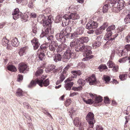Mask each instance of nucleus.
<instances>
[{
  "label": "nucleus",
  "mask_w": 130,
  "mask_h": 130,
  "mask_svg": "<svg viewBox=\"0 0 130 130\" xmlns=\"http://www.w3.org/2000/svg\"><path fill=\"white\" fill-rule=\"evenodd\" d=\"M92 47L88 45H85L80 43H79L75 47V50L76 52L81 51L85 52L86 57L84 58L83 60V61L88 60L93 57L92 55L88 56L92 54V52L91 50Z\"/></svg>",
  "instance_id": "nucleus-1"
},
{
  "label": "nucleus",
  "mask_w": 130,
  "mask_h": 130,
  "mask_svg": "<svg viewBox=\"0 0 130 130\" xmlns=\"http://www.w3.org/2000/svg\"><path fill=\"white\" fill-rule=\"evenodd\" d=\"M47 18L46 20H43V25L44 28L42 29L41 34V36H45L46 37L54 33L53 29H51L50 27L52 22L51 18L50 17H48Z\"/></svg>",
  "instance_id": "nucleus-2"
},
{
  "label": "nucleus",
  "mask_w": 130,
  "mask_h": 130,
  "mask_svg": "<svg viewBox=\"0 0 130 130\" xmlns=\"http://www.w3.org/2000/svg\"><path fill=\"white\" fill-rule=\"evenodd\" d=\"M28 13L24 14V15L23 16V14L21 12L19 11V9L17 8L15 9L12 12V15H13V18L14 19L16 20L20 17L21 18L25 20H27V19L28 18V16L27 15Z\"/></svg>",
  "instance_id": "nucleus-3"
},
{
  "label": "nucleus",
  "mask_w": 130,
  "mask_h": 130,
  "mask_svg": "<svg viewBox=\"0 0 130 130\" xmlns=\"http://www.w3.org/2000/svg\"><path fill=\"white\" fill-rule=\"evenodd\" d=\"M94 115L93 113L89 112L86 117V119L89 124V127H93L95 122L94 118Z\"/></svg>",
  "instance_id": "nucleus-4"
},
{
  "label": "nucleus",
  "mask_w": 130,
  "mask_h": 130,
  "mask_svg": "<svg viewBox=\"0 0 130 130\" xmlns=\"http://www.w3.org/2000/svg\"><path fill=\"white\" fill-rule=\"evenodd\" d=\"M65 30L63 29L61 30L59 33L57 34L56 35V39L59 41L61 42L62 43H64L66 42V39L65 37L63 36L67 35V33Z\"/></svg>",
  "instance_id": "nucleus-5"
},
{
  "label": "nucleus",
  "mask_w": 130,
  "mask_h": 130,
  "mask_svg": "<svg viewBox=\"0 0 130 130\" xmlns=\"http://www.w3.org/2000/svg\"><path fill=\"white\" fill-rule=\"evenodd\" d=\"M72 48H68L65 52L63 55V61L64 62H67L71 58L72 52L71 50Z\"/></svg>",
  "instance_id": "nucleus-6"
},
{
  "label": "nucleus",
  "mask_w": 130,
  "mask_h": 130,
  "mask_svg": "<svg viewBox=\"0 0 130 130\" xmlns=\"http://www.w3.org/2000/svg\"><path fill=\"white\" fill-rule=\"evenodd\" d=\"M125 5V3L123 0H118L117 4H116L115 5V6L116 7L115 12H118L119 11L122 9Z\"/></svg>",
  "instance_id": "nucleus-7"
},
{
  "label": "nucleus",
  "mask_w": 130,
  "mask_h": 130,
  "mask_svg": "<svg viewBox=\"0 0 130 130\" xmlns=\"http://www.w3.org/2000/svg\"><path fill=\"white\" fill-rule=\"evenodd\" d=\"M63 18L66 20L70 19L75 20L79 19V16L78 13L74 12L71 14L69 15L65 14Z\"/></svg>",
  "instance_id": "nucleus-8"
},
{
  "label": "nucleus",
  "mask_w": 130,
  "mask_h": 130,
  "mask_svg": "<svg viewBox=\"0 0 130 130\" xmlns=\"http://www.w3.org/2000/svg\"><path fill=\"white\" fill-rule=\"evenodd\" d=\"M42 79H37L34 81L32 80L30 83L28 85V86L29 88H31L35 86L37 84H38L39 86L42 87Z\"/></svg>",
  "instance_id": "nucleus-9"
},
{
  "label": "nucleus",
  "mask_w": 130,
  "mask_h": 130,
  "mask_svg": "<svg viewBox=\"0 0 130 130\" xmlns=\"http://www.w3.org/2000/svg\"><path fill=\"white\" fill-rule=\"evenodd\" d=\"M98 26V24L96 22L93 21H90L86 25V28L87 29L91 28L93 29L96 27Z\"/></svg>",
  "instance_id": "nucleus-10"
},
{
  "label": "nucleus",
  "mask_w": 130,
  "mask_h": 130,
  "mask_svg": "<svg viewBox=\"0 0 130 130\" xmlns=\"http://www.w3.org/2000/svg\"><path fill=\"white\" fill-rule=\"evenodd\" d=\"M86 81L87 82H89V84L90 85L95 84L97 83L94 75H93L87 78L86 79Z\"/></svg>",
  "instance_id": "nucleus-11"
},
{
  "label": "nucleus",
  "mask_w": 130,
  "mask_h": 130,
  "mask_svg": "<svg viewBox=\"0 0 130 130\" xmlns=\"http://www.w3.org/2000/svg\"><path fill=\"white\" fill-rule=\"evenodd\" d=\"M19 69L20 72L23 73L26 71L28 70L27 66L24 63H21L19 64Z\"/></svg>",
  "instance_id": "nucleus-12"
},
{
  "label": "nucleus",
  "mask_w": 130,
  "mask_h": 130,
  "mask_svg": "<svg viewBox=\"0 0 130 130\" xmlns=\"http://www.w3.org/2000/svg\"><path fill=\"white\" fill-rule=\"evenodd\" d=\"M66 74L65 73H61L58 76V80L56 83L57 85L61 83L62 82L65 78V76Z\"/></svg>",
  "instance_id": "nucleus-13"
},
{
  "label": "nucleus",
  "mask_w": 130,
  "mask_h": 130,
  "mask_svg": "<svg viewBox=\"0 0 130 130\" xmlns=\"http://www.w3.org/2000/svg\"><path fill=\"white\" fill-rule=\"evenodd\" d=\"M31 42L33 45L34 49L35 50L38 48L40 45V44L38 40L35 37L31 40Z\"/></svg>",
  "instance_id": "nucleus-14"
},
{
  "label": "nucleus",
  "mask_w": 130,
  "mask_h": 130,
  "mask_svg": "<svg viewBox=\"0 0 130 130\" xmlns=\"http://www.w3.org/2000/svg\"><path fill=\"white\" fill-rule=\"evenodd\" d=\"M112 34H108L107 32L106 34L105 35L104 37V40H108L106 43V44H108V43H109L111 44L112 42V41L114 39V38H112L111 37V36Z\"/></svg>",
  "instance_id": "nucleus-15"
},
{
  "label": "nucleus",
  "mask_w": 130,
  "mask_h": 130,
  "mask_svg": "<svg viewBox=\"0 0 130 130\" xmlns=\"http://www.w3.org/2000/svg\"><path fill=\"white\" fill-rule=\"evenodd\" d=\"M118 1V0H108V2L109 4V5L110 7H112L113 10L114 12L116 8V7L115 6V5L117 4Z\"/></svg>",
  "instance_id": "nucleus-16"
},
{
  "label": "nucleus",
  "mask_w": 130,
  "mask_h": 130,
  "mask_svg": "<svg viewBox=\"0 0 130 130\" xmlns=\"http://www.w3.org/2000/svg\"><path fill=\"white\" fill-rule=\"evenodd\" d=\"M79 42L78 38H74L71 42L70 46L72 47H75L79 43Z\"/></svg>",
  "instance_id": "nucleus-17"
},
{
  "label": "nucleus",
  "mask_w": 130,
  "mask_h": 130,
  "mask_svg": "<svg viewBox=\"0 0 130 130\" xmlns=\"http://www.w3.org/2000/svg\"><path fill=\"white\" fill-rule=\"evenodd\" d=\"M62 54L58 53L55 54V56L54 57V60L55 62H57L58 61H61L62 58Z\"/></svg>",
  "instance_id": "nucleus-18"
},
{
  "label": "nucleus",
  "mask_w": 130,
  "mask_h": 130,
  "mask_svg": "<svg viewBox=\"0 0 130 130\" xmlns=\"http://www.w3.org/2000/svg\"><path fill=\"white\" fill-rule=\"evenodd\" d=\"M78 39L80 43L83 44L84 43H87L89 40V39L87 37H82Z\"/></svg>",
  "instance_id": "nucleus-19"
},
{
  "label": "nucleus",
  "mask_w": 130,
  "mask_h": 130,
  "mask_svg": "<svg viewBox=\"0 0 130 130\" xmlns=\"http://www.w3.org/2000/svg\"><path fill=\"white\" fill-rule=\"evenodd\" d=\"M27 46H24L20 48L19 52V53L20 56H23L26 53V50L28 49Z\"/></svg>",
  "instance_id": "nucleus-20"
},
{
  "label": "nucleus",
  "mask_w": 130,
  "mask_h": 130,
  "mask_svg": "<svg viewBox=\"0 0 130 130\" xmlns=\"http://www.w3.org/2000/svg\"><path fill=\"white\" fill-rule=\"evenodd\" d=\"M49 49L50 51L54 53L55 50V47L57 46V44L55 42H54L53 44V43H52V44H49Z\"/></svg>",
  "instance_id": "nucleus-21"
},
{
  "label": "nucleus",
  "mask_w": 130,
  "mask_h": 130,
  "mask_svg": "<svg viewBox=\"0 0 130 130\" xmlns=\"http://www.w3.org/2000/svg\"><path fill=\"white\" fill-rule=\"evenodd\" d=\"M69 82L65 84L64 87L67 90H69L71 89L72 87L73 86L74 83L73 82Z\"/></svg>",
  "instance_id": "nucleus-22"
},
{
  "label": "nucleus",
  "mask_w": 130,
  "mask_h": 130,
  "mask_svg": "<svg viewBox=\"0 0 130 130\" xmlns=\"http://www.w3.org/2000/svg\"><path fill=\"white\" fill-rule=\"evenodd\" d=\"M19 43L18 41V39L16 38H13L11 41V44L13 46H18Z\"/></svg>",
  "instance_id": "nucleus-23"
},
{
  "label": "nucleus",
  "mask_w": 130,
  "mask_h": 130,
  "mask_svg": "<svg viewBox=\"0 0 130 130\" xmlns=\"http://www.w3.org/2000/svg\"><path fill=\"white\" fill-rule=\"evenodd\" d=\"M115 26L114 25L109 26L106 29V31L108 34H112V30H114L115 28Z\"/></svg>",
  "instance_id": "nucleus-24"
},
{
  "label": "nucleus",
  "mask_w": 130,
  "mask_h": 130,
  "mask_svg": "<svg viewBox=\"0 0 130 130\" xmlns=\"http://www.w3.org/2000/svg\"><path fill=\"white\" fill-rule=\"evenodd\" d=\"M24 92L20 88L17 89L15 94L18 97L22 96L23 95Z\"/></svg>",
  "instance_id": "nucleus-25"
},
{
  "label": "nucleus",
  "mask_w": 130,
  "mask_h": 130,
  "mask_svg": "<svg viewBox=\"0 0 130 130\" xmlns=\"http://www.w3.org/2000/svg\"><path fill=\"white\" fill-rule=\"evenodd\" d=\"M8 69L12 72H14L17 71L16 68L13 65H9L7 66Z\"/></svg>",
  "instance_id": "nucleus-26"
},
{
  "label": "nucleus",
  "mask_w": 130,
  "mask_h": 130,
  "mask_svg": "<svg viewBox=\"0 0 130 130\" xmlns=\"http://www.w3.org/2000/svg\"><path fill=\"white\" fill-rule=\"evenodd\" d=\"M84 28L83 27H80L78 28L76 30V32L78 35H81L83 33Z\"/></svg>",
  "instance_id": "nucleus-27"
},
{
  "label": "nucleus",
  "mask_w": 130,
  "mask_h": 130,
  "mask_svg": "<svg viewBox=\"0 0 130 130\" xmlns=\"http://www.w3.org/2000/svg\"><path fill=\"white\" fill-rule=\"evenodd\" d=\"M74 124L76 126H78L79 124H80L82 123L80 121V119L78 117L76 118L73 121Z\"/></svg>",
  "instance_id": "nucleus-28"
},
{
  "label": "nucleus",
  "mask_w": 130,
  "mask_h": 130,
  "mask_svg": "<svg viewBox=\"0 0 130 130\" xmlns=\"http://www.w3.org/2000/svg\"><path fill=\"white\" fill-rule=\"evenodd\" d=\"M72 75H71V77H69L67 79L64 81V82L66 83L67 82H70L72 80V78H76L77 77V75L76 74V73H73L72 72Z\"/></svg>",
  "instance_id": "nucleus-29"
},
{
  "label": "nucleus",
  "mask_w": 130,
  "mask_h": 130,
  "mask_svg": "<svg viewBox=\"0 0 130 130\" xmlns=\"http://www.w3.org/2000/svg\"><path fill=\"white\" fill-rule=\"evenodd\" d=\"M127 51L126 49L122 50L121 52H119L118 53V55L120 56H124L127 54Z\"/></svg>",
  "instance_id": "nucleus-30"
},
{
  "label": "nucleus",
  "mask_w": 130,
  "mask_h": 130,
  "mask_svg": "<svg viewBox=\"0 0 130 130\" xmlns=\"http://www.w3.org/2000/svg\"><path fill=\"white\" fill-rule=\"evenodd\" d=\"M101 44V43L99 41H96L93 43L92 46L94 48H96L100 46Z\"/></svg>",
  "instance_id": "nucleus-31"
},
{
  "label": "nucleus",
  "mask_w": 130,
  "mask_h": 130,
  "mask_svg": "<svg viewBox=\"0 0 130 130\" xmlns=\"http://www.w3.org/2000/svg\"><path fill=\"white\" fill-rule=\"evenodd\" d=\"M45 55L44 53L41 52L40 53L39 55L38 59L39 61H42L45 58Z\"/></svg>",
  "instance_id": "nucleus-32"
},
{
  "label": "nucleus",
  "mask_w": 130,
  "mask_h": 130,
  "mask_svg": "<svg viewBox=\"0 0 130 130\" xmlns=\"http://www.w3.org/2000/svg\"><path fill=\"white\" fill-rule=\"evenodd\" d=\"M103 100L102 98L100 96H96L95 98L94 103H99L101 102Z\"/></svg>",
  "instance_id": "nucleus-33"
},
{
  "label": "nucleus",
  "mask_w": 130,
  "mask_h": 130,
  "mask_svg": "<svg viewBox=\"0 0 130 130\" xmlns=\"http://www.w3.org/2000/svg\"><path fill=\"white\" fill-rule=\"evenodd\" d=\"M78 83L80 86H84L86 83L85 81L82 78H79L78 79Z\"/></svg>",
  "instance_id": "nucleus-34"
},
{
  "label": "nucleus",
  "mask_w": 130,
  "mask_h": 130,
  "mask_svg": "<svg viewBox=\"0 0 130 130\" xmlns=\"http://www.w3.org/2000/svg\"><path fill=\"white\" fill-rule=\"evenodd\" d=\"M103 78L105 81V83L106 84H108L110 80V77L109 76L104 75L103 76Z\"/></svg>",
  "instance_id": "nucleus-35"
},
{
  "label": "nucleus",
  "mask_w": 130,
  "mask_h": 130,
  "mask_svg": "<svg viewBox=\"0 0 130 130\" xmlns=\"http://www.w3.org/2000/svg\"><path fill=\"white\" fill-rule=\"evenodd\" d=\"M127 60H129V59H128L127 57L126 56L124 57L119 59L118 60V62L121 63H123L125 62Z\"/></svg>",
  "instance_id": "nucleus-36"
},
{
  "label": "nucleus",
  "mask_w": 130,
  "mask_h": 130,
  "mask_svg": "<svg viewBox=\"0 0 130 130\" xmlns=\"http://www.w3.org/2000/svg\"><path fill=\"white\" fill-rule=\"evenodd\" d=\"M9 42L8 40L6 38H4L3 39L2 41V44L4 46H6Z\"/></svg>",
  "instance_id": "nucleus-37"
},
{
  "label": "nucleus",
  "mask_w": 130,
  "mask_h": 130,
  "mask_svg": "<svg viewBox=\"0 0 130 130\" xmlns=\"http://www.w3.org/2000/svg\"><path fill=\"white\" fill-rule=\"evenodd\" d=\"M107 65L108 66L109 68H112L115 64L111 61H109L107 62Z\"/></svg>",
  "instance_id": "nucleus-38"
},
{
  "label": "nucleus",
  "mask_w": 130,
  "mask_h": 130,
  "mask_svg": "<svg viewBox=\"0 0 130 130\" xmlns=\"http://www.w3.org/2000/svg\"><path fill=\"white\" fill-rule=\"evenodd\" d=\"M98 68L100 71H102V70L107 69V68L105 64H101L99 66Z\"/></svg>",
  "instance_id": "nucleus-39"
},
{
  "label": "nucleus",
  "mask_w": 130,
  "mask_h": 130,
  "mask_svg": "<svg viewBox=\"0 0 130 130\" xmlns=\"http://www.w3.org/2000/svg\"><path fill=\"white\" fill-rule=\"evenodd\" d=\"M50 43H46L45 44H43L40 46V47L41 49H45L47 48Z\"/></svg>",
  "instance_id": "nucleus-40"
},
{
  "label": "nucleus",
  "mask_w": 130,
  "mask_h": 130,
  "mask_svg": "<svg viewBox=\"0 0 130 130\" xmlns=\"http://www.w3.org/2000/svg\"><path fill=\"white\" fill-rule=\"evenodd\" d=\"M83 100L86 103L88 104H92L94 103L93 101L91 99H89L88 100H86L85 98H83Z\"/></svg>",
  "instance_id": "nucleus-41"
},
{
  "label": "nucleus",
  "mask_w": 130,
  "mask_h": 130,
  "mask_svg": "<svg viewBox=\"0 0 130 130\" xmlns=\"http://www.w3.org/2000/svg\"><path fill=\"white\" fill-rule=\"evenodd\" d=\"M85 122L81 123L79 128V130H84V127L85 126L86 124Z\"/></svg>",
  "instance_id": "nucleus-42"
},
{
  "label": "nucleus",
  "mask_w": 130,
  "mask_h": 130,
  "mask_svg": "<svg viewBox=\"0 0 130 130\" xmlns=\"http://www.w3.org/2000/svg\"><path fill=\"white\" fill-rule=\"evenodd\" d=\"M108 5L106 4L104 5L103 7V13H105L107 12L108 10Z\"/></svg>",
  "instance_id": "nucleus-43"
},
{
  "label": "nucleus",
  "mask_w": 130,
  "mask_h": 130,
  "mask_svg": "<svg viewBox=\"0 0 130 130\" xmlns=\"http://www.w3.org/2000/svg\"><path fill=\"white\" fill-rule=\"evenodd\" d=\"M16 1L18 3H22L23 4L26 5L27 4V0H16Z\"/></svg>",
  "instance_id": "nucleus-44"
},
{
  "label": "nucleus",
  "mask_w": 130,
  "mask_h": 130,
  "mask_svg": "<svg viewBox=\"0 0 130 130\" xmlns=\"http://www.w3.org/2000/svg\"><path fill=\"white\" fill-rule=\"evenodd\" d=\"M43 81V80H42ZM42 86H43V85L45 86L46 87L49 84V80L48 79H47L45 80L44 82H42Z\"/></svg>",
  "instance_id": "nucleus-45"
},
{
  "label": "nucleus",
  "mask_w": 130,
  "mask_h": 130,
  "mask_svg": "<svg viewBox=\"0 0 130 130\" xmlns=\"http://www.w3.org/2000/svg\"><path fill=\"white\" fill-rule=\"evenodd\" d=\"M127 77V75L125 74L120 75L119 76L120 78L122 80H125L126 79Z\"/></svg>",
  "instance_id": "nucleus-46"
},
{
  "label": "nucleus",
  "mask_w": 130,
  "mask_h": 130,
  "mask_svg": "<svg viewBox=\"0 0 130 130\" xmlns=\"http://www.w3.org/2000/svg\"><path fill=\"white\" fill-rule=\"evenodd\" d=\"M43 72V70L41 69H38L36 72V75L37 76H39L40 75L42 74Z\"/></svg>",
  "instance_id": "nucleus-47"
},
{
  "label": "nucleus",
  "mask_w": 130,
  "mask_h": 130,
  "mask_svg": "<svg viewBox=\"0 0 130 130\" xmlns=\"http://www.w3.org/2000/svg\"><path fill=\"white\" fill-rule=\"evenodd\" d=\"M37 25H32V30L34 34H36L37 32Z\"/></svg>",
  "instance_id": "nucleus-48"
},
{
  "label": "nucleus",
  "mask_w": 130,
  "mask_h": 130,
  "mask_svg": "<svg viewBox=\"0 0 130 130\" xmlns=\"http://www.w3.org/2000/svg\"><path fill=\"white\" fill-rule=\"evenodd\" d=\"M69 9L71 11H75L76 10V6L73 5H71L69 7Z\"/></svg>",
  "instance_id": "nucleus-49"
},
{
  "label": "nucleus",
  "mask_w": 130,
  "mask_h": 130,
  "mask_svg": "<svg viewBox=\"0 0 130 130\" xmlns=\"http://www.w3.org/2000/svg\"><path fill=\"white\" fill-rule=\"evenodd\" d=\"M78 67L80 68H84L85 67V66L84 63L80 62L78 63Z\"/></svg>",
  "instance_id": "nucleus-50"
},
{
  "label": "nucleus",
  "mask_w": 130,
  "mask_h": 130,
  "mask_svg": "<svg viewBox=\"0 0 130 130\" xmlns=\"http://www.w3.org/2000/svg\"><path fill=\"white\" fill-rule=\"evenodd\" d=\"M108 23L107 22L104 23L103 25L100 27L101 29L103 30L105 29L108 26Z\"/></svg>",
  "instance_id": "nucleus-51"
},
{
  "label": "nucleus",
  "mask_w": 130,
  "mask_h": 130,
  "mask_svg": "<svg viewBox=\"0 0 130 130\" xmlns=\"http://www.w3.org/2000/svg\"><path fill=\"white\" fill-rule=\"evenodd\" d=\"M47 39L49 42H52L54 40V37L53 35H51L47 37ZM53 42H54L55 41H53Z\"/></svg>",
  "instance_id": "nucleus-52"
},
{
  "label": "nucleus",
  "mask_w": 130,
  "mask_h": 130,
  "mask_svg": "<svg viewBox=\"0 0 130 130\" xmlns=\"http://www.w3.org/2000/svg\"><path fill=\"white\" fill-rule=\"evenodd\" d=\"M64 29L66 31L65 32H66L67 34L71 31V28L70 27L67 26L66 28H64Z\"/></svg>",
  "instance_id": "nucleus-53"
},
{
  "label": "nucleus",
  "mask_w": 130,
  "mask_h": 130,
  "mask_svg": "<svg viewBox=\"0 0 130 130\" xmlns=\"http://www.w3.org/2000/svg\"><path fill=\"white\" fill-rule=\"evenodd\" d=\"M78 34L76 32V31L75 32L71 34L70 37L72 38L75 37H78Z\"/></svg>",
  "instance_id": "nucleus-54"
},
{
  "label": "nucleus",
  "mask_w": 130,
  "mask_h": 130,
  "mask_svg": "<svg viewBox=\"0 0 130 130\" xmlns=\"http://www.w3.org/2000/svg\"><path fill=\"white\" fill-rule=\"evenodd\" d=\"M27 13H28L27 14V15L28 16V18H28V14H29L30 17V18H35L36 17V15L35 13H28V12H26V13L27 14Z\"/></svg>",
  "instance_id": "nucleus-55"
},
{
  "label": "nucleus",
  "mask_w": 130,
  "mask_h": 130,
  "mask_svg": "<svg viewBox=\"0 0 130 130\" xmlns=\"http://www.w3.org/2000/svg\"><path fill=\"white\" fill-rule=\"evenodd\" d=\"M118 66L117 65H115L112 68V70L114 72H116L118 71Z\"/></svg>",
  "instance_id": "nucleus-56"
},
{
  "label": "nucleus",
  "mask_w": 130,
  "mask_h": 130,
  "mask_svg": "<svg viewBox=\"0 0 130 130\" xmlns=\"http://www.w3.org/2000/svg\"><path fill=\"white\" fill-rule=\"evenodd\" d=\"M104 103L106 104H109L110 101L109 99L107 97H104Z\"/></svg>",
  "instance_id": "nucleus-57"
},
{
  "label": "nucleus",
  "mask_w": 130,
  "mask_h": 130,
  "mask_svg": "<svg viewBox=\"0 0 130 130\" xmlns=\"http://www.w3.org/2000/svg\"><path fill=\"white\" fill-rule=\"evenodd\" d=\"M63 50L62 48L61 47V45H60L58 46V47L57 50V51L58 53H60V52Z\"/></svg>",
  "instance_id": "nucleus-58"
},
{
  "label": "nucleus",
  "mask_w": 130,
  "mask_h": 130,
  "mask_svg": "<svg viewBox=\"0 0 130 130\" xmlns=\"http://www.w3.org/2000/svg\"><path fill=\"white\" fill-rule=\"evenodd\" d=\"M31 121L32 120L30 117L27 119V122L29 126H31L32 125V124L31 123Z\"/></svg>",
  "instance_id": "nucleus-59"
},
{
  "label": "nucleus",
  "mask_w": 130,
  "mask_h": 130,
  "mask_svg": "<svg viewBox=\"0 0 130 130\" xmlns=\"http://www.w3.org/2000/svg\"><path fill=\"white\" fill-rule=\"evenodd\" d=\"M69 112L71 114L70 115H71V117L72 115V114H73V113H75V111L74 109L73 108H72L69 109Z\"/></svg>",
  "instance_id": "nucleus-60"
},
{
  "label": "nucleus",
  "mask_w": 130,
  "mask_h": 130,
  "mask_svg": "<svg viewBox=\"0 0 130 130\" xmlns=\"http://www.w3.org/2000/svg\"><path fill=\"white\" fill-rule=\"evenodd\" d=\"M50 9L49 8H46L45 10L42 11V13H43L45 14V13H47L50 12Z\"/></svg>",
  "instance_id": "nucleus-61"
},
{
  "label": "nucleus",
  "mask_w": 130,
  "mask_h": 130,
  "mask_svg": "<svg viewBox=\"0 0 130 130\" xmlns=\"http://www.w3.org/2000/svg\"><path fill=\"white\" fill-rule=\"evenodd\" d=\"M101 27L98 29L96 30L95 31V33L96 35H98L100 34L101 33Z\"/></svg>",
  "instance_id": "nucleus-62"
},
{
  "label": "nucleus",
  "mask_w": 130,
  "mask_h": 130,
  "mask_svg": "<svg viewBox=\"0 0 130 130\" xmlns=\"http://www.w3.org/2000/svg\"><path fill=\"white\" fill-rule=\"evenodd\" d=\"M24 107L28 109L30 108V107L29 105L27 102H24L23 103Z\"/></svg>",
  "instance_id": "nucleus-63"
},
{
  "label": "nucleus",
  "mask_w": 130,
  "mask_h": 130,
  "mask_svg": "<svg viewBox=\"0 0 130 130\" xmlns=\"http://www.w3.org/2000/svg\"><path fill=\"white\" fill-rule=\"evenodd\" d=\"M125 40L126 42L129 43L130 42V34H129L128 36L125 37Z\"/></svg>",
  "instance_id": "nucleus-64"
}]
</instances>
